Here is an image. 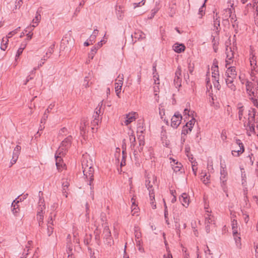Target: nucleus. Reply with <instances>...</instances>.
<instances>
[{"label": "nucleus", "instance_id": "nucleus-8", "mask_svg": "<svg viewBox=\"0 0 258 258\" xmlns=\"http://www.w3.org/2000/svg\"><path fill=\"white\" fill-rule=\"evenodd\" d=\"M127 134L130 143V148L131 150L133 151L134 156L136 158H137V156L138 154V151L137 149L136 148V140L134 131L133 130H130Z\"/></svg>", "mask_w": 258, "mask_h": 258}, {"label": "nucleus", "instance_id": "nucleus-30", "mask_svg": "<svg viewBox=\"0 0 258 258\" xmlns=\"http://www.w3.org/2000/svg\"><path fill=\"white\" fill-rule=\"evenodd\" d=\"M54 48V44H53L49 47L45 55H44V56L42 58V60H43L44 61L46 60L47 59V58L49 57V56H48V54H52L53 52Z\"/></svg>", "mask_w": 258, "mask_h": 258}, {"label": "nucleus", "instance_id": "nucleus-42", "mask_svg": "<svg viewBox=\"0 0 258 258\" xmlns=\"http://www.w3.org/2000/svg\"><path fill=\"white\" fill-rule=\"evenodd\" d=\"M69 185V183L67 181L63 182L62 183V186H63L62 192L65 195L66 198L68 197L67 193L66 191V189L67 188H68Z\"/></svg>", "mask_w": 258, "mask_h": 258}, {"label": "nucleus", "instance_id": "nucleus-21", "mask_svg": "<svg viewBox=\"0 0 258 258\" xmlns=\"http://www.w3.org/2000/svg\"><path fill=\"white\" fill-rule=\"evenodd\" d=\"M61 156H63L62 154H59L57 153V150L56 152L55 155V164L56 166H57V168L58 169L60 167H61L63 165V162L62 159L61 158Z\"/></svg>", "mask_w": 258, "mask_h": 258}, {"label": "nucleus", "instance_id": "nucleus-31", "mask_svg": "<svg viewBox=\"0 0 258 258\" xmlns=\"http://www.w3.org/2000/svg\"><path fill=\"white\" fill-rule=\"evenodd\" d=\"M19 202V201H17V200H15L12 204V207H13L12 211L14 214L17 213L19 211V206L18 205V203Z\"/></svg>", "mask_w": 258, "mask_h": 258}, {"label": "nucleus", "instance_id": "nucleus-40", "mask_svg": "<svg viewBox=\"0 0 258 258\" xmlns=\"http://www.w3.org/2000/svg\"><path fill=\"white\" fill-rule=\"evenodd\" d=\"M244 112V107L243 106H240L238 107V117L240 120H241L242 119L243 115Z\"/></svg>", "mask_w": 258, "mask_h": 258}, {"label": "nucleus", "instance_id": "nucleus-15", "mask_svg": "<svg viewBox=\"0 0 258 258\" xmlns=\"http://www.w3.org/2000/svg\"><path fill=\"white\" fill-rule=\"evenodd\" d=\"M255 86V82L247 81L246 83V89L249 96H254V90H253V89Z\"/></svg>", "mask_w": 258, "mask_h": 258}, {"label": "nucleus", "instance_id": "nucleus-6", "mask_svg": "<svg viewBox=\"0 0 258 258\" xmlns=\"http://www.w3.org/2000/svg\"><path fill=\"white\" fill-rule=\"evenodd\" d=\"M145 185L149 191V194L150 200V204L151 205L152 208L153 209H155L156 208V204H154V201L155 200L154 191V189L153 188V184H152V183H151V180H149V178L146 180Z\"/></svg>", "mask_w": 258, "mask_h": 258}, {"label": "nucleus", "instance_id": "nucleus-1", "mask_svg": "<svg viewBox=\"0 0 258 258\" xmlns=\"http://www.w3.org/2000/svg\"><path fill=\"white\" fill-rule=\"evenodd\" d=\"M82 166L83 169V172L84 175L89 181V185L92 189V183L94 180V170L93 167V163L91 159H90L87 155H83L82 160Z\"/></svg>", "mask_w": 258, "mask_h": 258}, {"label": "nucleus", "instance_id": "nucleus-11", "mask_svg": "<svg viewBox=\"0 0 258 258\" xmlns=\"http://www.w3.org/2000/svg\"><path fill=\"white\" fill-rule=\"evenodd\" d=\"M182 116L179 112H176L171 118V126L176 128L181 123Z\"/></svg>", "mask_w": 258, "mask_h": 258}, {"label": "nucleus", "instance_id": "nucleus-57", "mask_svg": "<svg viewBox=\"0 0 258 258\" xmlns=\"http://www.w3.org/2000/svg\"><path fill=\"white\" fill-rule=\"evenodd\" d=\"M216 69L218 70V61L216 59H214L213 63V66L212 67V70Z\"/></svg>", "mask_w": 258, "mask_h": 258}, {"label": "nucleus", "instance_id": "nucleus-52", "mask_svg": "<svg viewBox=\"0 0 258 258\" xmlns=\"http://www.w3.org/2000/svg\"><path fill=\"white\" fill-rule=\"evenodd\" d=\"M99 122H100V121L99 120L93 119L91 121V125L92 126V129L94 130V127L96 125H98Z\"/></svg>", "mask_w": 258, "mask_h": 258}, {"label": "nucleus", "instance_id": "nucleus-7", "mask_svg": "<svg viewBox=\"0 0 258 258\" xmlns=\"http://www.w3.org/2000/svg\"><path fill=\"white\" fill-rule=\"evenodd\" d=\"M72 137L69 136L61 142V145L57 149V153L62 155L65 154L66 150L69 148L72 143Z\"/></svg>", "mask_w": 258, "mask_h": 258}, {"label": "nucleus", "instance_id": "nucleus-2", "mask_svg": "<svg viewBox=\"0 0 258 258\" xmlns=\"http://www.w3.org/2000/svg\"><path fill=\"white\" fill-rule=\"evenodd\" d=\"M226 70L224 75V79L227 87L232 92L236 90V86L234 84V81L237 77V72L235 66L231 65L225 67Z\"/></svg>", "mask_w": 258, "mask_h": 258}, {"label": "nucleus", "instance_id": "nucleus-33", "mask_svg": "<svg viewBox=\"0 0 258 258\" xmlns=\"http://www.w3.org/2000/svg\"><path fill=\"white\" fill-rule=\"evenodd\" d=\"M44 212H37V219L38 222L39 226H41L43 222V217Z\"/></svg>", "mask_w": 258, "mask_h": 258}, {"label": "nucleus", "instance_id": "nucleus-41", "mask_svg": "<svg viewBox=\"0 0 258 258\" xmlns=\"http://www.w3.org/2000/svg\"><path fill=\"white\" fill-rule=\"evenodd\" d=\"M212 70V77L214 79V80H216L219 79V74L218 70L213 69Z\"/></svg>", "mask_w": 258, "mask_h": 258}, {"label": "nucleus", "instance_id": "nucleus-56", "mask_svg": "<svg viewBox=\"0 0 258 258\" xmlns=\"http://www.w3.org/2000/svg\"><path fill=\"white\" fill-rule=\"evenodd\" d=\"M204 7H205V4H204L203 5V6L199 9V14L201 16V17H202L205 14V12L203 10Z\"/></svg>", "mask_w": 258, "mask_h": 258}, {"label": "nucleus", "instance_id": "nucleus-10", "mask_svg": "<svg viewBox=\"0 0 258 258\" xmlns=\"http://www.w3.org/2000/svg\"><path fill=\"white\" fill-rule=\"evenodd\" d=\"M206 212L207 213L205 216V224L206 231L207 233H208L211 230L210 224H215L214 217L213 215H211L208 210Z\"/></svg>", "mask_w": 258, "mask_h": 258}, {"label": "nucleus", "instance_id": "nucleus-19", "mask_svg": "<svg viewBox=\"0 0 258 258\" xmlns=\"http://www.w3.org/2000/svg\"><path fill=\"white\" fill-rule=\"evenodd\" d=\"M182 205L184 207H187L189 205V198L186 193H183L179 197Z\"/></svg>", "mask_w": 258, "mask_h": 258}, {"label": "nucleus", "instance_id": "nucleus-64", "mask_svg": "<svg viewBox=\"0 0 258 258\" xmlns=\"http://www.w3.org/2000/svg\"><path fill=\"white\" fill-rule=\"evenodd\" d=\"M254 22L257 26H258V12H257L254 16Z\"/></svg>", "mask_w": 258, "mask_h": 258}, {"label": "nucleus", "instance_id": "nucleus-34", "mask_svg": "<svg viewBox=\"0 0 258 258\" xmlns=\"http://www.w3.org/2000/svg\"><path fill=\"white\" fill-rule=\"evenodd\" d=\"M9 39L8 37L3 38L1 42V49L3 50H5L7 48Z\"/></svg>", "mask_w": 258, "mask_h": 258}, {"label": "nucleus", "instance_id": "nucleus-61", "mask_svg": "<svg viewBox=\"0 0 258 258\" xmlns=\"http://www.w3.org/2000/svg\"><path fill=\"white\" fill-rule=\"evenodd\" d=\"M93 119L94 120H100V115H98L97 112H94V113L93 115Z\"/></svg>", "mask_w": 258, "mask_h": 258}, {"label": "nucleus", "instance_id": "nucleus-53", "mask_svg": "<svg viewBox=\"0 0 258 258\" xmlns=\"http://www.w3.org/2000/svg\"><path fill=\"white\" fill-rule=\"evenodd\" d=\"M174 221H175V223H176V228L177 229V231H179L180 232V225L179 224H178L179 221V219H177V218H175L174 219Z\"/></svg>", "mask_w": 258, "mask_h": 258}, {"label": "nucleus", "instance_id": "nucleus-4", "mask_svg": "<svg viewBox=\"0 0 258 258\" xmlns=\"http://www.w3.org/2000/svg\"><path fill=\"white\" fill-rule=\"evenodd\" d=\"M255 114V109H252L251 111L249 110L248 118L247 122H244V125L247 131V135L248 136L251 135V133H254V116Z\"/></svg>", "mask_w": 258, "mask_h": 258}, {"label": "nucleus", "instance_id": "nucleus-37", "mask_svg": "<svg viewBox=\"0 0 258 258\" xmlns=\"http://www.w3.org/2000/svg\"><path fill=\"white\" fill-rule=\"evenodd\" d=\"M249 99L251 101L253 106L256 107L258 109V100L256 98V96H249Z\"/></svg>", "mask_w": 258, "mask_h": 258}, {"label": "nucleus", "instance_id": "nucleus-9", "mask_svg": "<svg viewBox=\"0 0 258 258\" xmlns=\"http://www.w3.org/2000/svg\"><path fill=\"white\" fill-rule=\"evenodd\" d=\"M220 174L221 185L223 191L226 192L227 191L226 181L227 180L228 173L226 167H223L222 165L221 166Z\"/></svg>", "mask_w": 258, "mask_h": 258}, {"label": "nucleus", "instance_id": "nucleus-48", "mask_svg": "<svg viewBox=\"0 0 258 258\" xmlns=\"http://www.w3.org/2000/svg\"><path fill=\"white\" fill-rule=\"evenodd\" d=\"M206 81L207 90H208L209 91V89H212V85L210 83V79L209 78H206Z\"/></svg>", "mask_w": 258, "mask_h": 258}, {"label": "nucleus", "instance_id": "nucleus-58", "mask_svg": "<svg viewBox=\"0 0 258 258\" xmlns=\"http://www.w3.org/2000/svg\"><path fill=\"white\" fill-rule=\"evenodd\" d=\"M83 86L86 88L89 87V79L88 77H85L83 83Z\"/></svg>", "mask_w": 258, "mask_h": 258}, {"label": "nucleus", "instance_id": "nucleus-12", "mask_svg": "<svg viewBox=\"0 0 258 258\" xmlns=\"http://www.w3.org/2000/svg\"><path fill=\"white\" fill-rule=\"evenodd\" d=\"M174 84L176 88L180 87L181 86V69L178 66L175 74Z\"/></svg>", "mask_w": 258, "mask_h": 258}, {"label": "nucleus", "instance_id": "nucleus-20", "mask_svg": "<svg viewBox=\"0 0 258 258\" xmlns=\"http://www.w3.org/2000/svg\"><path fill=\"white\" fill-rule=\"evenodd\" d=\"M137 114V113L134 112L133 113H129L126 115V118L124 121V123L125 125H127L136 119L135 115Z\"/></svg>", "mask_w": 258, "mask_h": 258}, {"label": "nucleus", "instance_id": "nucleus-39", "mask_svg": "<svg viewBox=\"0 0 258 258\" xmlns=\"http://www.w3.org/2000/svg\"><path fill=\"white\" fill-rule=\"evenodd\" d=\"M195 119L192 118L190 120H189L188 122L186 123L185 125H188V130L189 131H191L192 128L193 127V125L195 124Z\"/></svg>", "mask_w": 258, "mask_h": 258}, {"label": "nucleus", "instance_id": "nucleus-24", "mask_svg": "<svg viewBox=\"0 0 258 258\" xmlns=\"http://www.w3.org/2000/svg\"><path fill=\"white\" fill-rule=\"evenodd\" d=\"M185 48V46L182 44L176 43L173 46V50L177 53H180L183 51Z\"/></svg>", "mask_w": 258, "mask_h": 258}, {"label": "nucleus", "instance_id": "nucleus-62", "mask_svg": "<svg viewBox=\"0 0 258 258\" xmlns=\"http://www.w3.org/2000/svg\"><path fill=\"white\" fill-rule=\"evenodd\" d=\"M256 86H254L253 90H254V93L258 94V79L255 80Z\"/></svg>", "mask_w": 258, "mask_h": 258}, {"label": "nucleus", "instance_id": "nucleus-63", "mask_svg": "<svg viewBox=\"0 0 258 258\" xmlns=\"http://www.w3.org/2000/svg\"><path fill=\"white\" fill-rule=\"evenodd\" d=\"M23 49H22V48H19L18 50H17L16 57H18L23 52Z\"/></svg>", "mask_w": 258, "mask_h": 258}, {"label": "nucleus", "instance_id": "nucleus-38", "mask_svg": "<svg viewBox=\"0 0 258 258\" xmlns=\"http://www.w3.org/2000/svg\"><path fill=\"white\" fill-rule=\"evenodd\" d=\"M98 48L96 46H94L91 48L90 52L89 53V57L91 59H93L94 54L96 53Z\"/></svg>", "mask_w": 258, "mask_h": 258}, {"label": "nucleus", "instance_id": "nucleus-46", "mask_svg": "<svg viewBox=\"0 0 258 258\" xmlns=\"http://www.w3.org/2000/svg\"><path fill=\"white\" fill-rule=\"evenodd\" d=\"M164 218H165V220L166 223L167 225H169L168 210H166L164 211Z\"/></svg>", "mask_w": 258, "mask_h": 258}, {"label": "nucleus", "instance_id": "nucleus-26", "mask_svg": "<svg viewBox=\"0 0 258 258\" xmlns=\"http://www.w3.org/2000/svg\"><path fill=\"white\" fill-rule=\"evenodd\" d=\"M53 106V105H52L51 104H50L48 106V107L46 109V110H45V111L43 114V116H42V117L41 119V123H45V121L46 120L47 118H48V114L49 112V110L52 109Z\"/></svg>", "mask_w": 258, "mask_h": 258}, {"label": "nucleus", "instance_id": "nucleus-51", "mask_svg": "<svg viewBox=\"0 0 258 258\" xmlns=\"http://www.w3.org/2000/svg\"><path fill=\"white\" fill-rule=\"evenodd\" d=\"M16 34H17V30H14L9 32L6 37H8V39L10 38Z\"/></svg>", "mask_w": 258, "mask_h": 258}, {"label": "nucleus", "instance_id": "nucleus-27", "mask_svg": "<svg viewBox=\"0 0 258 258\" xmlns=\"http://www.w3.org/2000/svg\"><path fill=\"white\" fill-rule=\"evenodd\" d=\"M231 226L232 229V232L233 236H235L238 233L237 230V220L233 219L231 221Z\"/></svg>", "mask_w": 258, "mask_h": 258}, {"label": "nucleus", "instance_id": "nucleus-18", "mask_svg": "<svg viewBox=\"0 0 258 258\" xmlns=\"http://www.w3.org/2000/svg\"><path fill=\"white\" fill-rule=\"evenodd\" d=\"M53 219H52V213H51V215L49 218V220L47 223V234L48 236H50L53 232Z\"/></svg>", "mask_w": 258, "mask_h": 258}, {"label": "nucleus", "instance_id": "nucleus-44", "mask_svg": "<svg viewBox=\"0 0 258 258\" xmlns=\"http://www.w3.org/2000/svg\"><path fill=\"white\" fill-rule=\"evenodd\" d=\"M125 154H126L125 151L123 150L122 151V160L120 163L121 166H123L125 165V159H124L126 157Z\"/></svg>", "mask_w": 258, "mask_h": 258}, {"label": "nucleus", "instance_id": "nucleus-3", "mask_svg": "<svg viewBox=\"0 0 258 258\" xmlns=\"http://www.w3.org/2000/svg\"><path fill=\"white\" fill-rule=\"evenodd\" d=\"M225 54L226 55L225 59V67L233 64L234 61V55L236 48L235 46H228V42L226 43Z\"/></svg>", "mask_w": 258, "mask_h": 258}, {"label": "nucleus", "instance_id": "nucleus-28", "mask_svg": "<svg viewBox=\"0 0 258 258\" xmlns=\"http://www.w3.org/2000/svg\"><path fill=\"white\" fill-rule=\"evenodd\" d=\"M40 19H41V15L37 12L36 13L35 18L32 20L33 25H32V27L33 28L36 27L38 25L39 22H40Z\"/></svg>", "mask_w": 258, "mask_h": 258}, {"label": "nucleus", "instance_id": "nucleus-55", "mask_svg": "<svg viewBox=\"0 0 258 258\" xmlns=\"http://www.w3.org/2000/svg\"><path fill=\"white\" fill-rule=\"evenodd\" d=\"M23 4V2L21 0H16L15 7L16 9L20 8Z\"/></svg>", "mask_w": 258, "mask_h": 258}, {"label": "nucleus", "instance_id": "nucleus-36", "mask_svg": "<svg viewBox=\"0 0 258 258\" xmlns=\"http://www.w3.org/2000/svg\"><path fill=\"white\" fill-rule=\"evenodd\" d=\"M250 63L251 68H255L256 66V57L254 55H252V56L250 57Z\"/></svg>", "mask_w": 258, "mask_h": 258}, {"label": "nucleus", "instance_id": "nucleus-54", "mask_svg": "<svg viewBox=\"0 0 258 258\" xmlns=\"http://www.w3.org/2000/svg\"><path fill=\"white\" fill-rule=\"evenodd\" d=\"M214 85L215 88H217V89L219 90L220 89V85L219 84V79L214 80Z\"/></svg>", "mask_w": 258, "mask_h": 258}, {"label": "nucleus", "instance_id": "nucleus-23", "mask_svg": "<svg viewBox=\"0 0 258 258\" xmlns=\"http://www.w3.org/2000/svg\"><path fill=\"white\" fill-rule=\"evenodd\" d=\"M122 86V82L121 80H118V82L115 83V90L116 95L120 97L119 94L120 93L121 87Z\"/></svg>", "mask_w": 258, "mask_h": 258}, {"label": "nucleus", "instance_id": "nucleus-35", "mask_svg": "<svg viewBox=\"0 0 258 258\" xmlns=\"http://www.w3.org/2000/svg\"><path fill=\"white\" fill-rule=\"evenodd\" d=\"M257 73V71L255 70V68H251V73L250 76L251 81L253 82H255L256 79H257V77L255 76V75Z\"/></svg>", "mask_w": 258, "mask_h": 258}, {"label": "nucleus", "instance_id": "nucleus-13", "mask_svg": "<svg viewBox=\"0 0 258 258\" xmlns=\"http://www.w3.org/2000/svg\"><path fill=\"white\" fill-rule=\"evenodd\" d=\"M213 26L214 29L213 31H215L214 33L217 36L219 35L220 32V17L217 13L213 15Z\"/></svg>", "mask_w": 258, "mask_h": 258}, {"label": "nucleus", "instance_id": "nucleus-22", "mask_svg": "<svg viewBox=\"0 0 258 258\" xmlns=\"http://www.w3.org/2000/svg\"><path fill=\"white\" fill-rule=\"evenodd\" d=\"M215 34V36L212 35L213 37L212 39V43H213V47L215 52H217L218 49V44H219V37H216Z\"/></svg>", "mask_w": 258, "mask_h": 258}, {"label": "nucleus", "instance_id": "nucleus-50", "mask_svg": "<svg viewBox=\"0 0 258 258\" xmlns=\"http://www.w3.org/2000/svg\"><path fill=\"white\" fill-rule=\"evenodd\" d=\"M119 10H117L116 15L118 19L121 20L122 19V10L120 7L119 8Z\"/></svg>", "mask_w": 258, "mask_h": 258}, {"label": "nucleus", "instance_id": "nucleus-25", "mask_svg": "<svg viewBox=\"0 0 258 258\" xmlns=\"http://www.w3.org/2000/svg\"><path fill=\"white\" fill-rule=\"evenodd\" d=\"M132 37H134L135 39H137L138 40L144 39L145 38V34L142 32L138 30L132 35Z\"/></svg>", "mask_w": 258, "mask_h": 258}, {"label": "nucleus", "instance_id": "nucleus-17", "mask_svg": "<svg viewBox=\"0 0 258 258\" xmlns=\"http://www.w3.org/2000/svg\"><path fill=\"white\" fill-rule=\"evenodd\" d=\"M43 195V192L41 191L39 192V197L40 198L39 201L38 203V211L37 212H44V210L45 209V206L44 204V200L43 198H41V196Z\"/></svg>", "mask_w": 258, "mask_h": 258}, {"label": "nucleus", "instance_id": "nucleus-43", "mask_svg": "<svg viewBox=\"0 0 258 258\" xmlns=\"http://www.w3.org/2000/svg\"><path fill=\"white\" fill-rule=\"evenodd\" d=\"M188 125H185L183 126L182 130V134H183L184 135H186L189 132H190L188 130Z\"/></svg>", "mask_w": 258, "mask_h": 258}, {"label": "nucleus", "instance_id": "nucleus-45", "mask_svg": "<svg viewBox=\"0 0 258 258\" xmlns=\"http://www.w3.org/2000/svg\"><path fill=\"white\" fill-rule=\"evenodd\" d=\"M94 234L95 235V239L97 241L100 240V231L98 230V228H96L94 231Z\"/></svg>", "mask_w": 258, "mask_h": 258}, {"label": "nucleus", "instance_id": "nucleus-14", "mask_svg": "<svg viewBox=\"0 0 258 258\" xmlns=\"http://www.w3.org/2000/svg\"><path fill=\"white\" fill-rule=\"evenodd\" d=\"M236 144L239 146V149L237 150H232V154L234 156H238L241 154L244 151V148L242 143L239 139H236L235 141Z\"/></svg>", "mask_w": 258, "mask_h": 258}, {"label": "nucleus", "instance_id": "nucleus-16", "mask_svg": "<svg viewBox=\"0 0 258 258\" xmlns=\"http://www.w3.org/2000/svg\"><path fill=\"white\" fill-rule=\"evenodd\" d=\"M138 140L139 142V146L136 147L139 152H141L143 151V147L145 145L144 136L142 135H138Z\"/></svg>", "mask_w": 258, "mask_h": 258}, {"label": "nucleus", "instance_id": "nucleus-5", "mask_svg": "<svg viewBox=\"0 0 258 258\" xmlns=\"http://www.w3.org/2000/svg\"><path fill=\"white\" fill-rule=\"evenodd\" d=\"M104 226L102 236L104 239V243L109 245L111 246L113 244V240L111 235V232L109 228L107 223L103 224Z\"/></svg>", "mask_w": 258, "mask_h": 258}, {"label": "nucleus", "instance_id": "nucleus-60", "mask_svg": "<svg viewBox=\"0 0 258 258\" xmlns=\"http://www.w3.org/2000/svg\"><path fill=\"white\" fill-rule=\"evenodd\" d=\"M188 71L189 72L190 74H192L193 71H194V65L191 64L190 62L188 63Z\"/></svg>", "mask_w": 258, "mask_h": 258}, {"label": "nucleus", "instance_id": "nucleus-47", "mask_svg": "<svg viewBox=\"0 0 258 258\" xmlns=\"http://www.w3.org/2000/svg\"><path fill=\"white\" fill-rule=\"evenodd\" d=\"M209 177H210V176H207V175L206 174H205V175H204L203 178H201V180H202V181L203 182V183L204 184H206L209 182Z\"/></svg>", "mask_w": 258, "mask_h": 258}, {"label": "nucleus", "instance_id": "nucleus-32", "mask_svg": "<svg viewBox=\"0 0 258 258\" xmlns=\"http://www.w3.org/2000/svg\"><path fill=\"white\" fill-rule=\"evenodd\" d=\"M87 121L85 119H82L80 126V134L83 135L85 134V127L87 126Z\"/></svg>", "mask_w": 258, "mask_h": 258}, {"label": "nucleus", "instance_id": "nucleus-49", "mask_svg": "<svg viewBox=\"0 0 258 258\" xmlns=\"http://www.w3.org/2000/svg\"><path fill=\"white\" fill-rule=\"evenodd\" d=\"M160 7H159V4L157 5V3H156V7L152 10L153 15H155L158 11L159 10Z\"/></svg>", "mask_w": 258, "mask_h": 258}, {"label": "nucleus", "instance_id": "nucleus-29", "mask_svg": "<svg viewBox=\"0 0 258 258\" xmlns=\"http://www.w3.org/2000/svg\"><path fill=\"white\" fill-rule=\"evenodd\" d=\"M173 162L174 165L172 164V169L174 172H177L180 171V169L181 168L182 165L180 163H178V162H176V161L173 159Z\"/></svg>", "mask_w": 258, "mask_h": 258}, {"label": "nucleus", "instance_id": "nucleus-59", "mask_svg": "<svg viewBox=\"0 0 258 258\" xmlns=\"http://www.w3.org/2000/svg\"><path fill=\"white\" fill-rule=\"evenodd\" d=\"M144 4H145V0H143L141 2L138 3H134V8H136L137 7H140L141 6L144 5Z\"/></svg>", "mask_w": 258, "mask_h": 258}]
</instances>
